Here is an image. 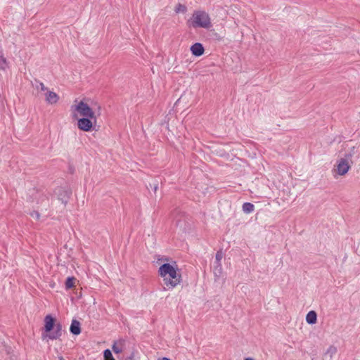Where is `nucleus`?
Returning <instances> with one entry per match:
<instances>
[{"label": "nucleus", "instance_id": "obj_1", "mask_svg": "<svg viewBox=\"0 0 360 360\" xmlns=\"http://www.w3.org/2000/svg\"><path fill=\"white\" fill-rule=\"evenodd\" d=\"M178 269L169 263L162 264L158 270L159 274L163 278L165 288L172 290L181 281V275L177 273Z\"/></svg>", "mask_w": 360, "mask_h": 360}, {"label": "nucleus", "instance_id": "obj_2", "mask_svg": "<svg viewBox=\"0 0 360 360\" xmlns=\"http://www.w3.org/2000/svg\"><path fill=\"white\" fill-rule=\"evenodd\" d=\"M44 330L49 334H42L43 338H49V339L53 340L60 338L62 336L63 326L59 322H56V319L51 314H48L44 318Z\"/></svg>", "mask_w": 360, "mask_h": 360}, {"label": "nucleus", "instance_id": "obj_3", "mask_svg": "<svg viewBox=\"0 0 360 360\" xmlns=\"http://www.w3.org/2000/svg\"><path fill=\"white\" fill-rule=\"evenodd\" d=\"M191 26L193 28L209 29L212 25L207 13L203 11H195L191 18Z\"/></svg>", "mask_w": 360, "mask_h": 360}, {"label": "nucleus", "instance_id": "obj_4", "mask_svg": "<svg viewBox=\"0 0 360 360\" xmlns=\"http://www.w3.org/2000/svg\"><path fill=\"white\" fill-rule=\"evenodd\" d=\"M71 108L77 111L82 117H89L94 118V122H96V117L93 109L83 101H79L77 105H72Z\"/></svg>", "mask_w": 360, "mask_h": 360}, {"label": "nucleus", "instance_id": "obj_5", "mask_svg": "<svg viewBox=\"0 0 360 360\" xmlns=\"http://www.w3.org/2000/svg\"><path fill=\"white\" fill-rule=\"evenodd\" d=\"M32 195H34V199L36 200L37 204L39 205V207H41V210H47V207L49 205V199L46 195L43 192L38 190H33Z\"/></svg>", "mask_w": 360, "mask_h": 360}, {"label": "nucleus", "instance_id": "obj_6", "mask_svg": "<svg viewBox=\"0 0 360 360\" xmlns=\"http://www.w3.org/2000/svg\"><path fill=\"white\" fill-rule=\"evenodd\" d=\"M94 118H90L89 117H82L77 120L78 128L84 131H91L94 129Z\"/></svg>", "mask_w": 360, "mask_h": 360}, {"label": "nucleus", "instance_id": "obj_7", "mask_svg": "<svg viewBox=\"0 0 360 360\" xmlns=\"http://www.w3.org/2000/svg\"><path fill=\"white\" fill-rule=\"evenodd\" d=\"M350 166L347 162V158H341L337 165V172L339 175H345L347 173Z\"/></svg>", "mask_w": 360, "mask_h": 360}, {"label": "nucleus", "instance_id": "obj_8", "mask_svg": "<svg viewBox=\"0 0 360 360\" xmlns=\"http://www.w3.org/2000/svg\"><path fill=\"white\" fill-rule=\"evenodd\" d=\"M71 194V191L65 188H59L57 192L58 200H60L65 205L68 203Z\"/></svg>", "mask_w": 360, "mask_h": 360}, {"label": "nucleus", "instance_id": "obj_9", "mask_svg": "<svg viewBox=\"0 0 360 360\" xmlns=\"http://www.w3.org/2000/svg\"><path fill=\"white\" fill-rule=\"evenodd\" d=\"M192 54L196 57L201 56L205 52L204 46L201 43L196 42L191 46Z\"/></svg>", "mask_w": 360, "mask_h": 360}, {"label": "nucleus", "instance_id": "obj_10", "mask_svg": "<svg viewBox=\"0 0 360 360\" xmlns=\"http://www.w3.org/2000/svg\"><path fill=\"white\" fill-rule=\"evenodd\" d=\"M45 97L46 101L51 105L56 103L59 100L58 94L51 91H47Z\"/></svg>", "mask_w": 360, "mask_h": 360}, {"label": "nucleus", "instance_id": "obj_11", "mask_svg": "<svg viewBox=\"0 0 360 360\" xmlns=\"http://www.w3.org/2000/svg\"><path fill=\"white\" fill-rule=\"evenodd\" d=\"M70 331L75 335H79L81 333L80 323L75 319L72 320L70 327Z\"/></svg>", "mask_w": 360, "mask_h": 360}, {"label": "nucleus", "instance_id": "obj_12", "mask_svg": "<svg viewBox=\"0 0 360 360\" xmlns=\"http://www.w3.org/2000/svg\"><path fill=\"white\" fill-rule=\"evenodd\" d=\"M337 351V348L335 346H330L326 352L323 354L322 360H332Z\"/></svg>", "mask_w": 360, "mask_h": 360}, {"label": "nucleus", "instance_id": "obj_13", "mask_svg": "<svg viewBox=\"0 0 360 360\" xmlns=\"http://www.w3.org/2000/svg\"><path fill=\"white\" fill-rule=\"evenodd\" d=\"M8 68V62L4 56L3 49L0 46V70L5 71Z\"/></svg>", "mask_w": 360, "mask_h": 360}, {"label": "nucleus", "instance_id": "obj_14", "mask_svg": "<svg viewBox=\"0 0 360 360\" xmlns=\"http://www.w3.org/2000/svg\"><path fill=\"white\" fill-rule=\"evenodd\" d=\"M213 274L215 278V281H217L220 278L222 274V266L221 263H214Z\"/></svg>", "mask_w": 360, "mask_h": 360}, {"label": "nucleus", "instance_id": "obj_15", "mask_svg": "<svg viewBox=\"0 0 360 360\" xmlns=\"http://www.w3.org/2000/svg\"><path fill=\"white\" fill-rule=\"evenodd\" d=\"M317 321V314L315 311H310L308 312L306 316V321L309 324H314Z\"/></svg>", "mask_w": 360, "mask_h": 360}, {"label": "nucleus", "instance_id": "obj_16", "mask_svg": "<svg viewBox=\"0 0 360 360\" xmlns=\"http://www.w3.org/2000/svg\"><path fill=\"white\" fill-rule=\"evenodd\" d=\"M243 211L246 214L252 212L255 210V205L251 202H244L242 206Z\"/></svg>", "mask_w": 360, "mask_h": 360}, {"label": "nucleus", "instance_id": "obj_17", "mask_svg": "<svg viewBox=\"0 0 360 360\" xmlns=\"http://www.w3.org/2000/svg\"><path fill=\"white\" fill-rule=\"evenodd\" d=\"M75 281L76 278L73 276L68 277L65 283V289L69 290L75 286Z\"/></svg>", "mask_w": 360, "mask_h": 360}, {"label": "nucleus", "instance_id": "obj_18", "mask_svg": "<svg viewBox=\"0 0 360 360\" xmlns=\"http://www.w3.org/2000/svg\"><path fill=\"white\" fill-rule=\"evenodd\" d=\"M32 86H34L37 89H40L41 91L47 90V88L44 86V84L38 80H35L34 83L32 84Z\"/></svg>", "mask_w": 360, "mask_h": 360}, {"label": "nucleus", "instance_id": "obj_19", "mask_svg": "<svg viewBox=\"0 0 360 360\" xmlns=\"http://www.w3.org/2000/svg\"><path fill=\"white\" fill-rule=\"evenodd\" d=\"M186 11H187L186 6L181 4H178L175 8V12L177 13H184L186 12Z\"/></svg>", "mask_w": 360, "mask_h": 360}, {"label": "nucleus", "instance_id": "obj_20", "mask_svg": "<svg viewBox=\"0 0 360 360\" xmlns=\"http://www.w3.org/2000/svg\"><path fill=\"white\" fill-rule=\"evenodd\" d=\"M103 356L105 360H115L109 349L104 350Z\"/></svg>", "mask_w": 360, "mask_h": 360}, {"label": "nucleus", "instance_id": "obj_21", "mask_svg": "<svg viewBox=\"0 0 360 360\" xmlns=\"http://www.w3.org/2000/svg\"><path fill=\"white\" fill-rule=\"evenodd\" d=\"M223 258V252L221 250L217 252L215 255V262L214 263H221V260Z\"/></svg>", "mask_w": 360, "mask_h": 360}, {"label": "nucleus", "instance_id": "obj_22", "mask_svg": "<svg viewBox=\"0 0 360 360\" xmlns=\"http://www.w3.org/2000/svg\"><path fill=\"white\" fill-rule=\"evenodd\" d=\"M112 351L115 353V354H119V353H121L122 352V349L119 347L117 345V343L115 342L112 347Z\"/></svg>", "mask_w": 360, "mask_h": 360}, {"label": "nucleus", "instance_id": "obj_23", "mask_svg": "<svg viewBox=\"0 0 360 360\" xmlns=\"http://www.w3.org/2000/svg\"><path fill=\"white\" fill-rule=\"evenodd\" d=\"M30 215L35 218L36 219H39L40 217V214L38 211H33L30 213Z\"/></svg>", "mask_w": 360, "mask_h": 360}, {"label": "nucleus", "instance_id": "obj_24", "mask_svg": "<svg viewBox=\"0 0 360 360\" xmlns=\"http://www.w3.org/2000/svg\"><path fill=\"white\" fill-rule=\"evenodd\" d=\"M352 154L350 153L346 155V158H350L352 157Z\"/></svg>", "mask_w": 360, "mask_h": 360}, {"label": "nucleus", "instance_id": "obj_25", "mask_svg": "<svg viewBox=\"0 0 360 360\" xmlns=\"http://www.w3.org/2000/svg\"><path fill=\"white\" fill-rule=\"evenodd\" d=\"M244 360H254V359L252 357H247Z\"/></svg>", "mask_w": 360, "mask_h": 360}, {"label": "nucleus", "instance_id": "obj_26", "mask_svg": "<svg viewBox=\"0 0 360 360\" xmlns=\"http://www.w3.org/2000/svg\"><path fill=\"white\" fill-rule=\"evenodd\" d=\"M158 188V185L157 184L155 185L154 188H153L155 192L157 191Z\"/></svg>", "mask_w": 360, "mask_h": 360}, {"label": "nucleus", "instance_id": "obj_27", "mask_svg": "<svg viewBox=\"0 0 360 360\" xmlns=\"http://www.w3.org/2000/svg\"><path fill=\"white\" fill-rule=\"evenodd\" d=\"M160 360H171V359H169L168 358H166V357H164V358L161 359Z\"/></svg>", "mask_w": 360, "mask_h": 360}, {"label": "nucleus", "instance_id": "obj_28", "mask_svg": "<svg viewBox=\"0 0 360 360\" xmlns=\"http://www.w3.org/2000/svg\"><path fill=\"white\" fill-rule=\"evenodd\" d=\"M59 360H64V359L61 356L59 358Z\"/></svg>", "mask_w": 360, "mask_h": 360}, {"label": "nucleus", "instance_id": "obj_29", "mask_svg": "<svg viewBox=\"0 0 360 360\" xmlns=\"http://www.w3.org/2000/svg\"><path fill=\"white\" fill-rule=\"evenodd\" d=\"M133 358V355H131L130 357H129V359H132Z\"/></svg>", "mask_w": 360, "mask_h": 360}]
</instances>
